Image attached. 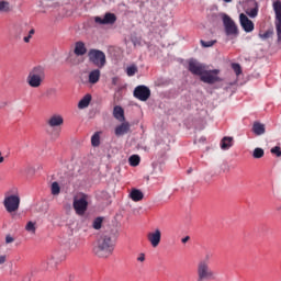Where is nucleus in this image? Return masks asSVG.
Masks as SVG:
<instances>
[{"mask_svg":"<svg viewBox=\"0 0 281 281\" xmlns=\"http://www.w3.org/2000/svg\"><path fill=\"white\" fill-rule=\"evenodd\" d=\"M114 249L115 243L113 241L111 234L102 233L99 235L93 247V254L97 255L98 258H110V256H113Z\"/></svg>","mask_w":281,"mask_h":281,"instance_id":"f257e3e1","label":"nucleus"},{"mask_svg":"<svg viewBox=\"0 0 281 281\" xmlns=\"http://www.w3.org/2000/svg\"><path fill=\"white\" fill-rule=\"evenodd\" d=\"M45 82V68L42 66H36L30 70L26 77V83L32 89H38Z\"/></svg>","mask_w":281,"mask_h":281,"instance_id":"f03ea898","label":"nucleus"},{"mask_svg":"<svg viewBox=\"0 0 281 281\" xmlns=\"http://www.w3.org/2000/svg\"><path fill=\"white\" fill-rule=\"evenodd\" d=\"M3 206L8 214H11L12 218H14V212H19V207L21 206V196L19 195V193H5Z\"/></svg>","mask_w":281,"mask_h":281,"instance_id":"7ed1b4c3","label":"nucleus"},{"mask_svg":"<svg viewBox=\"0 0 281 281\" xmlns=\"http://www.w3.org/2000/svg\"><path fill=\"white\" fill-rule=\"evenodd\" d=\"M196 281L216 280V274L210 269L207 260H200L196 267Z\"/></svg>","mask_w":281,"mask_h":281,"instance_id":"20e7f679","label":"nucleus"},{"mask_svg":"<svg viewBox=\"0 0 281 281\" xmlns=\"http://www.w3.org/2000/svg\"><path fill=\"white\" fill-rule=\"evenodd\" d=\"M88 60L94 67L103 69L106 66V54L100 49L92 48L88 52Z\"/></svg>","mask_w":281,"mask_h":281,"instance_id":"39448f33","label":"nucleus"},{"mask_svg":"<svg viewBox=\"0 0 281 281\" xmlns=\"http://www.w3.org/2000/svg\"><path fill=\"white\" fill-rule=\"evenodd\" d=\"M74 210L78 216H85L89 207V200L86 194L77 195L72 202Z\"/></svg>","mask_w":281,"mask_h":281,"instance_id":"423d86ee","label":"nucleus"},{"mask_svg":"<svg viewBox=\"0 0 281 281\" xmlns=\"http://www.w3.org/2000/svg\"><path fill=\"white\" fill-rule=\"evenodd\" d=\"M66 256L63 252H54L52 254L46 261L43 262V269L45 271H49V269H56L60 262H64L66 260Z\"/></svg>","mask_w":281,"mask_h":281,"instance_id":"0eeeda50","label":"nucleus"},{"mask_svg":"<svg viewBox=\"0 0 281 281\" xmlns=\"http://www.w3.org/2000/svg\"><path fill=\"white\" fill-rule=\"evenodd\" d=\"M218 74H221V70H218V69L207 70V68H205L204 72L200 77V80L202 82H205L206 85H214L216 82H223V79H221V77H218Z\"/></svg>","mask_w":281,"mask_h":281,"instance_id":"6e6552de","label":"nucleus"},{"mask_svg":"<svg viewBox=\"0 0 281 281\" xmlns=\"http://www.w3.org/2000/svg\"><path fill=\"white\" fill-rule=\"evenodd\" d=\"M221 16L227 36H236V34H238V26H236V22H234V20H232V18L225 13H222Z\"/></svg>","mask_w":281,"mask_h":281,"instance_id":"1a4fd4ad","label":"nucleus"},{"mask_svg":"<svg viewBox=\"0 0 281 281\" xmlns=\"http://www.w3.org/2000/svg\"><path fill=\"white\" fill-rule=\"evenodd\" d=\"M207 66L205 64L200 63L199 60L191 58L188 61V69L193 76H203L205 74V69Z\"/></svg>","mask_w":281,"mask_h":281,"instance_id":"9d476101","label":"nucleus"},{"mask_svg":"<svg viewBox=\"0 0 281 281\" xmlns=\"http://www.w3.org/2000/svg\"><path fill=\"white\" fill-rule=\"evenodd\" d=\"M146 238L149 245H151V247L156 249V247H159L161 243V229L159 228L151 229L150 232L147 233Z\"/></svg>","mask_w":281,"mask_h":281,"instance_id":"9b49d317","label":"nucleus"},{"mask_svg":"<svg viewBox=\"0 0 281 281\" xmlns=\"http://www.w3.org/2000/svg\"><path fill=\"white\" fill-rule=\"evenodd\" d=\"M273 10L276 14V27L278 41L281 43V1L277 0L273 2Z\"/></svg>","mask_w":281,"mask_h":281,"instance_id":"f8f14e48","label":"nucleus"},{"mask_svg":"<svg viewBox=\"0 0 281 281\" xmlns=\"http://www.w3.org/2000/svg\"><path fill=\"white\" fill-rule=\"evenodd\" d=\"M134 98L140 100V102H146L150 98V89L146 86H137L134 89Z\"/></svg>","mask_w":281,"mask_h":281,"instance_id":"ddd939ff","label":"nucleus"},{"mask_svg":"<svg viewBox=\"0 0 281 281\" xmlns=\"http://www.w3.org/2000/svg\"><path fill=\"white\" fill-rule=\"evenodd\" d=\"M117 21V16L114 13H105L103 18L95 16L94 22L99 25H113Z\"/></svg>","mask_w":281,"mask_h":281,"instance_id":"4468645a","label":"nucleus"},{"mask_svg":"<svg viewBox=\"0 0 281 281\" xmlns=\"http://www.w3.org/2000/svg\"><path fill=\"white\" fill-rule=\"evenodd\" d=\"M46 124L50 128H58V126H63V124H65V119L60 114H53L46 120Z\"/></svg>","mask_w":281,"mask_h":281,"instance_id":"2eb2a0df","label":"nucleus"},{"mask_svg":"<svg viewBox=\"0 0 281 281\" xmlns=\"http://www.w3.org/2000/svg\"><path fill=\"white\" fill-rule=\"evenodd\" d=\"M239 23L243 30H245L246 32H254V22L249 20V18H247L245 13H240Z\"/></svg>","mask_w":281,"mask_h":281,"instance_id":"dca6fc26","label":"nucleus"},{"mask_svg":"<svg viewBox=\"0 0 281 281\" xmlns=\"http://www.w3.org/2000/svg\"><path fill=\"white\" fill-rule=\"evenodd\" d=\"M116 137H122V135H126L127 133H131V123L130 122H123L121 125H117L114 131Z\"/></svg>","mask_w":281,"mask_h":281,"instance_id":"f3484780","label":"nucleus"},{"mask_svg":"<svg viewBox=\"0 0 281 281\" xmlns=\"http://www.w3.org/2000/svg\"><path fill=\"white\" fill-rule=\"evenodd\" d=\"M100 76H101L100 69H94V70L90 71L89 76H88L89 83L98 85V82H100Z\"/></svg>","mask_w":281,"mask_h":281,"instance_id":"a211bd4d","label":"nucleus"},{"mask_svg":"<svg viewBox=\"0 0 281 281\" xmlns=\"http://www.w3.org/2000/svg\"><path fill=\"white\" fill-rule=\"evenodd\" d=\"M74 54L76 56H85V54H87V46L83 44V42H76Z\"/></svg>","mask_w":281,"mask_h":281,"instance_id":"6ab92c4d","label":"nucleus"},{"mask_svg":"<svg viewBox=\"0 0 281 281\" xmlns=\"http://www.w3.org/2000/svg\"><path fill=\"white\" fill-rule=\"evenodd\" d=\"M249 5L251 9H246V14H248V16H250L251 19H255V16H258V2L250 1Z\"/></svg>","mask_w":281,"mask_h":281,"instance_id":"aec40b11","label":"nucleus"},{"mask_svg":"<svg viewBox=\"0 0 281 281\" xmlns=\"http://www.w3.org/2000/svg\"><path fill=\"white\" fill-rule=\"evenodd\" d=\"M252 133H255L256 135H265L266 133V128H265V124L260 123V122H255L252 124Z\"/></svg>","mask_w":281,"mask_h":281,"instance_id":"412c9836","label":"nucleus"},{"mask_svg":"<svg viewBox=\"0 0 281 281\" xmlns=\"http://www.w3.org/2000/svg\"><path fill=\"white\" fill-rule=\"evenodd\" d=\"M113 115H114L115 120H119V122H124V120H125L124 109H122V106H120V105L114 106Z\"/></svg>","mask_w":281,"mask_h":281,"instance_id":"4be33fe9","label":"nucleus"},{"mask_svg":"<svg viewBox=\"0 0 281 281\" xmlns=\"http://www.w3.org/2000/svg\"><path fill=\"white\" fill-rule=\"evenodd\" d=\"M130 198L132 199V201L138 202L144 199V193L139 191V189H132Z\"/></svg>","mask_w":281,"mask_h":281,"instance_id":"5701e85b","label":"nucleus"},{"mask_svg":"<svg viewBox=\"0 0 281 281\" xmlns=\"http://www.w3.org/2000/svg\"><path fill=\"white\" fill-rule=\"evenodd\" d=\"M232 142H234L233 137L225 136L221 142L222 150H229L232 148Z\"/></svg>","mask_w":281,"mask_h":281,"instance_id":"b1692460","label":"nucleus"},{"mask_svg":"<svg viewBox=\"0 0 281 281\" xmlns=\"http://www.w3.org/2000/svg\"><path fill=\"white\" fill-rule=\"evenodd\" d=\"M91 104V94H86L78 103V109H87Z\"/></svg>","mask_w":281,"mask_h":281,"instance_id":"393cba45","label":"nucleus"},{"mask_svg":"<svg viewBox=\"0 0 281 281\" xmlns=\"http://www.w3.org/2000/svg\"><path fill=\"white\" fill-rule=\"evenodd\" d=\"M12 11V7H10V2L2 0L0 1V14H8V12Z\"/></svg>","mask_w":281,"mask_h":281,"instance_id":"a878e982","label":"nucleus"},{"mask_svg":"<svg viewBox=\"0 0 281 281\" xmlns=\"http://www.w3.org/2000/svg\"><path fill=\"white\" fill-rule=\"evenodd\" d=\"M254 159H262L265 157V149L257 147L252 151Z\"/></svg>","mask_w":281,"mask_h":281,"instance_id":"bb28decb","label":"nucleus"},{"mask_svg":"<svg viewBox=\"0 0 281 281\" xmlns=\"http://www.w3.org/2000/svg\"><path fill=\"white\" fill-rule=\"evenodd\" d=\"M50 192L54 196H58L60 194V186L58 182H53L50 186Z\"/></svg>","mask_w":281,"mask_h":281,"instance_id":"cd10ccee","label":"nucleus"},{"mask_svg":"<svg viewBox=\"0 0 281 281\" xmlns=\"http://www.w3.org/2000/svg\"><path fill=\"white\" fill-rule=\"evenodd\" d=\"M139 161H140V158L138 155H133L128 159L130 166H133V167L139 166Z\"/></svg>","mask_w":281,"mask_h":281,"instance_id":"c85d7f7f","label":"nucleus"},{"mask_svg":"<svg viewBox=\"0 0 281 281\" xmlns=\"http://www.w3.org/2000/svg\"><path fill=\"white\" fill-rule=\"evenodd\" d=\"M259 36L262 38V41H267V38H271V36H273V29H269L265 33L260 32Z\"/></svg>","mask_w":281,"mask_h":281,"instance_id":"c756f323","label":"nucleus"},{"mask_svg":"<svg viewBox=\"0 0 281 281\" xmlns=\"http://www.w3.org/2000/svg\"><path fill=\"white\" fill-rule=\"evenodd\" d=\"M91 144H92V146H94V147L100 146V132H97V133H94V135H92V137H91Z\"/></svg>","mask_w":281,"mask_h":281,"instance_id":"7c9ffc66","label":"nucleus"},{"mask_svg":"<svg viewBox=\"0 0 281 281\" xmlns=\"http://www.w3.org/2000/svg\"><path fill=\"white\" fill-rule=\"evenodd\" d=\"M25 229L30 233V234H36V224L34 222H27Z\"/></svg>","mask_w":281,"mask_h":281,"instance_id":"2f4dec72","label":"nucleus"},{"mask_svg":"<svg viewBox=\"0 0 281 281\" xmlns=\"http://www.w3.org/2000/svg\"><path fill=\"white\" fill-rule=\"evenodd\" d=\"M58 90L56 88H49L46 90V98H56Z\"/></svg>","mask_w":281,"mask_h":281,"instance_id":"473e14b6","label":"nucleus"},{"mask_svg":"<svg viewBox=\"0 0 281 281\" xmlns=\"http://www.w3.org/2000/svg\"><path fill=\"white\" fill-rule=\"evenodd\" d=\"M102 217H97L93 223H92V227L93 229H101L102 228Z\"/></svg>","mask_w":281,"mask_h":281,"instance_id":"72a5a7b5","label":"nucleus"},{"mask_svg":"<svg viewBox=\"0 0 281 281\" xmlns=\"http://www.w3.org/2000/svg\"><path fill=\"white\" fill-rule=\"evenodd\" d=\"M126 74L127 76H135V74H137V67L135 65L128 66L126 68Z\"/></svg>","mask_w":281,"mask_h":281,"instance_id":"f704fd0d","label":"nucleus"},{"mask_svg":"<svg viewBox=\"0 0 281 281\" xmlns=\"http://www.w3.org/2000/svg\"><path fill=\"white\" fill-rule=\"evenodd\" d=\"M232 69L236 74V76H240L243 74V68L240 67V64H232Z\"/></svg>","mask_w":281,"mask_h":281,"instance_id":"c9c22d12","label":"nucleus"},{"mask_svg":"<svg viewBox=\"0 0 281 281\" xmlns=\"http://www.w3.org/2000/svg\"><path fill=\"white\" fill-rule=\"evenodd\" d=\"M200 43H201L202 47H213L214 44L216 43V40L209 41V42L201 40Z\"/></svg>","mask_w":281,"mask_h":281,"instance_id":"e433bc0d","label":"nucleus"},{"mask_svg":"<svg viewBox=\"0 0 281 281\" xmlns=\"http://www.w3.org/2000/svg\"><path fill=\"white\" fill-rule=\"evenodd\" d=\"M270 153L272 155H276V157H281V148H280V146L272 147L270 149Z\"/></svg>","mask_w":281,"mask_h":281,"instance_id":"4c0bfd02","label":"nucleus"},{"mask_svg":"<svg viewBox=\"0 0 281 281\" xmlns=\"http://www.w3.org/2000/svg\"><path fill=\"white\" fill-rule=\"evenodd\" d=\"M36 31H34V29H32L30 32H29V36L24 37V43H30V38H32V36H34Z\"/></svg>","mask_w":281,"mask_h":281,"instance_id":"58836bf2","label":"nucleus"},{"mask_svg":"<svg viewBox=\"0 0 281 281\" xmlns=\"http://www.w3.org/2000/svg\"><path fill=\"white\" fill-rule=\"evenodd\" d=\"M205 142H206V138L203 136L194 139V144H205Z\"/></svg>","mask_w":281,"mask_h":281,"instance_id":"ea45409f","label":"nucleus"},{"mask_svg":"<svg viewBox=\"0 0 281 281\" xmlns=\"http://www.w3.org/2000/svg\"><path fill=\"white\" fill-rule=\"evenodd\" d=\"M112 85H113L114 87H117V86L120 85V77H113V78H112Z\"/></svg>","mask_w":281,"mask_h":281,"instance_id":"a19ab883","label":"nucleus"},{"mask_svg":"<svg viewBox=\"0 0 281 281\" xmlns=\"http://www.w3.org/2000/svg\"><path fill=\"white\" fill-rule=\"evenodd\" d=\"M5 243H7V245H10V243H14V237H12L11 235H7Z\"/></svg>","mask_w":281,"mask_h":281,"instance_id":"79ce46f5","label":"nucleus"},{"mask_svg":"<svg viewBox=\"0 0 281 281\" xmlns=\"http://www.w3.org/2000/svg\"><path fill=\"white\" fill-rule=\"evenodd\" d=\"M138 262H144V260H146V255L144 254H139V256L137 257Z\"/></svg>","mask_w":281,"mask_h":281,"instance_id":"37998d69","label":"nucleus"},{"mask_svg":"<svg viewBox=\"0 0 281 281\" xmlns=\"http://www.w3.org/2000/svg\"><path fill=\"white\" fill-rule=\"evenodd\" d=\"M7 259H8V257L5 255H1L0 256V265H4Z\"/></svg>","mask_w":281,"mask_h":281,"instance_id":"c03bdc74","label":"nucleus"},{"mask_svg":"<svg viewBox=\"0 0 281 281\" xmlns=\"http://www.w3.org/2000/svg\"><path fill=\"white\" fill-rule=\"evenodd\" d=\"M188 240H190V236H186L184 238H182L181 243H183L186 245V243H188Z\"/></svg>","mask_w":281,"mask_h":281,"instance_id":"a18cd8bd","label":"nucleus"},{"mask_svg":"<svg viewBox=\"0 0 281 281\" xmlns=\"http://www.w3.org/2000/svg\"><path fill=\"white\" fill-rule=\"evenodd\" d=\"M3 161H5V158L3 157V155L0 151V164H3Z\"/></svg>","mask_w":281,"mask_h":281,"instance_id":"49530a36","label":"nucleus"},{"mask_svg":"<svg viewBox=\"0 0 281 281\" xmlns=\"http://www.w3.org/2000/svg\"><path fill=\"white\" fill-rule=\"evenodd\" d=\"M202 260H206V262H210V255H206L205 259H202Z\"/></svg>","mask_w":281,"mask_h":281,"instance_id":"de8ad7c7","label":"nucleus"},{"mask_svg":"<svg viewBox=\"0 0 281 281\" xmlns=\"http://www.w3.org/2000/svg\"><path fill=\"white\" fill-rule=\"evenodd\" d=\"M225 3H232V0H224Z\"/></svg>","mask_w":281,"mask_h":281,"instance_id":"09e8293b","label":"nucleus"},{"mask_svg":"<svg viewBox=\"0 0 281 281\" xmlns=\"http://www.w3.org/2000/svg\"><path fill=\"white\" fill-rule=\"evenodd\" d=\"M190 172H192V169H189V170H188V175H190Z\"/></svg>","mask_w":281,"mask_h":281,"instance_id":"8fccbe9b","label":"nucleus"},{"mask_svg":"<svg viewBox=\"0 0 281 281\" xmlns=\"http://www.w3.org/2000/svg\"><path fill=\"white\" fill-rule=\"evenodd\" d=\"M59 135H60V134H59V133H57V134H56V137H58Z\"/></svg>","mask_w":281,"mask_h":281,"instance_id":"3c124183","label":"nucleus"},{"mask_svg":"<svg viewBox=\"0 0 281 281\" xmlns=\"http://www.w3.org/2000/svg\"><path fill=\"white\" fill-rule=\"evenodd\" d=\"M72 65H78V63H72Z\"/></svg>","mask_w":281,"mask_h":281,"instance_id":"603ef678","label":"nucleus"},{"mask_svg":"<svg viewBox=\"0 0 281 281\" xmlns=\"http://www.w3.org/2000/svg\"><path fill=\"white\" fill-rule=\"evenodd\" d=\"M134 45H137V43H136V42H134Z\"/></svg>","mask_w":281,"mask_h":281,"instance_id":"864d4df0","label":"nucleus"}]
</instances>
